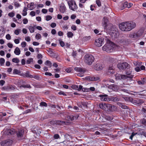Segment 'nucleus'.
<instances>
[{
  "label": "nucleus",
  "instance_id": "nucleus-1",
  "mask_svg": "<svg viewBox=\"0 0 146 146\" xmlns=\"http://www.w3.org/2000/svg\"><path fill=\"white\" fill-rule=\"evenodd\" d=\"M136 26V23L132 21L123 22L119 25V29L122 31H128L134 28Z\"/></svg>",
  "mask_w": 146,
  "mask_h": 146
},
{
  "label": "nucleus",
  "instance_id": "nucleus-2",
  "mask_svg": "<svg viewBox=\"0 0 146 146\" xmlns=\"http://www.w3.org/2000/svg\"><path fill=\"white\" fill-rule=\"evenodd\" d=\"M95 60L94 56L90 54H86L84 57L85 62L88 65L92 64Z\"/></svg>",
  "mask_w": 146,
  "mask_h": 146
},
{
  "label": "nucleus",
  "instance_id": "nucleus-3",
  "mask_svg": "<svg viewBox=\"0 0 146 146\" xmlns=\"http://www.w3.org/2000/svg\"><path fill=\"white\" fill-rule=\"evenodd\" d=\"M102 49L108 53L112 52L114 50V45L112 43L106 44L102 47Z\"/></svg>",
  "mask_w": 146,
  "mask_h": 146
},
{
  "label": "nucleus",
  "instance_id": "nucleus-4",
  "mask_svg": "<svg viewBox=\"0 0 146 146\" xmlns=\"http://www.w3.org/2000/svg\"><path fill=\"white\" fill-rule=\"evenodd\" d=\"M127 74H128L127 73ZM134 76L127 74V75L122 74H115L116 79L117 80H125L128 78L131 79L133 78Z\"/></svg>",
  "mask_w": 146,
  "mask_h": 146
},
{
  "label": "nucleus",
  "instance_id": "nucleus-5",
  "mask_svg": "<svg viewBox=\"0 0 146 146\" xmlns=\"http://www.w3.org/2000/svg\"><path fill=\"white\" fill-rule=\"evenodd\" d=\"M143 32L141 30H139L137 32L131 33L129 35V37L134 39L138 38L142 35Z\"/></svg>",
  "mask_w": 146,
  "mask_h": 146
},
{
  "label": "nucleus",
  "instance_id": "nucleus-6",
  "mask_svg": "<svg viewBox=\"0 0 146 146\" xmlns=\"http://www.w3.org/2000/svg\"><path fill=\"white\" fill-rule=\"evenodd\" d=\"M117 67L120 70H124L125 69H129L130 65L126 62H120L117 64Z\"/></svg>",
  "mask_w": 146,
  "mask_h": 146
},
{
  "label": "nucleus",
  "instance_id": "nucleus-7",
  "mask_svg": "<svg viewBox=\"0 0 146 146\" xmlns=\"http://www.w3.org/2000/svg\"><path fill=\"white\" fill-rule=\"evenodd\" d=\"M104 38H100L96 39L95 40V45L98 47H100L104 43Z\"/></svg>",
  "mask_w": 146,
  "mask_h": 146
},
{
  "label": "nucleus",
  "instance_id": "nucleus-8",
  "mask_svg": "<svg viewBox=\"0 0 146 146\" xmlns=\"http://www.w3.org/2000/svg\"><path fill=\"white\" fill-rule=\"evenodd\" d=\"M68 5L70 9L73 11H75L77 8V6L74 1H71L68 2Z\"/></svg>",
  "mask_w": 146,
  "mask_h": 146
},
{
  "label": "nucleus",
  "instance_id": "nucleus-9",
  "mask_svg": "<svg viewBox=\"0 0 146 146\" xmlns=\"http://www.w3.org/2000/svg\"><path fill=\"white\" fill-rule=\"evenodd\" d=\"M106 106V111H113L117 109L116 106L112 104H107Z\"/></svg>",
  "mask_w": 146,
  "mask_h": 146
},
{
  "label": "nucleus",
  "instance_id": "nucleus-10",
  "mask_svg": "<svg viewBox=\"0 0 146 146\" xmlns=\"http://www.w3.org/2000/svg\"><path fill=\"white\" fill-rule=\"evenodd\" d=\"M13 141L12 140L8 139L0 143L2 146H10L12 144Z\"/></svg>",
  "mask_w": 146,
  "mask_h": 146
},
{
  "label": "nucleus",
  "instance_id": "nucleus-11",
  "mask_svg": "<svg viewBox=\"0 0 146 146\" xmlns=\"http://www.w3.org/2000/svg\"><path fill=\"white\" fill-rule=\"evenodd\" d=\"M24 132V130L23 129H20L16 132V134L18 139L20 140L22 139Z\"/></svg>",
  "mask_w": 146,
  "mask_h": 146
},
{
  "label": "nucleus",
  "instance_id": "nucleus-12",
  "mask_svg": "<svg viewBox=\"0 0 146 146\" xmlns=\"http://www.w3.org/2000/svg\"><path fill=\"white\" fill-rule=\"evenodd\" d=\"M98 97L100 98V100L102 101L108 102L109 100L108 95L106 94H100L99 95Z\"/></svg>",
  "mask_w": 146,
  "mask_h": 146
},
{
  "label": "nucleus",
  "instance_id": "nucleus-13",
  "mask_svg": "<svg viewBox=\"0 0 146 146\" xmlns=\"http://www.w3.org/2000/svg\"><path fill=\"white\" fill-rule=\"evenodd\" d=\"M106 28L105 27H104V29H106V31H108L111 32L112 31H114L113 29H114V27H113V24L112 23H109L106 25Z\"/></svg>",
  "mask_w": 146,
  "mask_h": 146
},
{
  "label": "nucleus",
  "instance_id": "nucleus-14",
  "mask_svg": "<svg viewBox=\"0 0 146 146\" xmlns=\"http://www.w3.org/2000/svg\"><path fill=\"white\" fill-rule=\"evenodd\" d=\"M125 100L128 101H130L131 102H133L134 103H135V104L137 105H139L140 103L137 102V101L135 100H133L132 98L129 97H126Z\"/></svg>",
  "mask_w": 146,
  "mask_h": 146
},
{
  "label": "nucleus",
  "instance_id": "nucleus-15",
  "mask_svg": "<svg viewBox=\"0 0 146 146\" xmlns=\"http://www.w3.org/2000/svg\"><path fill=\"white\" fill-rule=\"evenodd\" d=\"M89 80L91 81H96L100 80V78L98 76H94L93 77L89 76L88 78Z\"/></svg>",
  "mask_w": 146,
  "mask_h": 146
},
{
  "label": "nucleus",
  "instance_id": "nucleus-16",
  "mask_svg": "<svg viewBox=\"0 0 146 146\" xmlns=\"http://www.w3.org/2000/svg\"><path fill=\"white\" fill-rule=\"evenodd\" d=\"M15 133V131L11 129H8L5 131V134L8 135H10L13 134Z\"/></svg>",
  "mask_w": 146,
  "mask_h": 146
},
{
  "label": "nucleus",
  "instance_id": "nucleus-17",
  "mask_svg": "<svg viewBox=\"0 0 146 146\" xmlns=\"http://www.w3.org/2000/svg\"><path fill=\"white\" fill-rule=\"evenodd\" d=\"M66 7L65 5L64 4L61 5L60 7L59 11L60 12L62 13H64L65 11Z\"/></svg>",
  "mask_w": 146,
  "mask_h": 146
},
{
  "label": "nucleus",
  "instance_id": "nucleus-18",
  "mask_svg": "<svg viewBox=\"0 0 146 146\" xmlns=\"http://www.w3.org/2000/svg\"><path fill=\"white\" fill-rule=\"evenodd\" d=\"M74 70L76 71L80 72V73H84L85 72V70L84 69L81 67H75L74 68Z\"/></svg>",
  "mask_w": 146,
  "mask_h": 146
},
{
  "label": "nucleus",
  "instance_id": "nucleus-19",
  "mask_svg": "<svg viewBox=\"0 0 146 146\" xmlns=\"http://www.w3.org/2000/svg\"><path fill=\"white\" fill-rule=\"evenodd\" d=\"M27 7L29 9L31 10H33L35 7L34 3L33 2H31L30 4H29L27 5Z\"/></svg>",
  "mask_w": 146,
  "mask_h": 146
},
{
  "label": "nucleus",
  "instance_id": "nucleus-20",
  "mask_svg": "<svg viewBox=\"0 0 146 146\" xmlns=\"http://www.w3.org/2000/svg\"><path fill=\"white\" fill-rule=\"evenodd\" d=\"M117 104L120 107H121L123 109H127L128 108V107L127 106L125 105L124 104L121 102H118L117 103Z\"/></svg>",
  "mask_w": 146,
  "mask_h": 146
},
{
  "label": "nucleus",
  "instance_id": "nucleus-21",
  "mask_svg": "<svg viewBox=\"0 0 146 146\" xmlns=\"http://www.w3.org/2000/svg\"><path fill=\"white\" fill-rule=\"evenodd\" d=\"M104 19V21L103 23V27H105L106 28V25L108 24V20L107 18L106 17H104L103 18Z\"/></svg>",
  "mask_w": 146,
  "mask_h": 146
},
{
  "label": "nucleus",
  "instance_id": "nucleus-22",
  "mask_svg": "<svg viewBox=\"0 0 146 146\" xmlns=\"http://www.w3.org/2000/svg\"><path fill=\"white\" fill-rule=\"evenodd\" d=\"M94 68L97 70H102L103 68V67L101 65L97 64L94 66Z\"/></svg>",
  "mask_w": 146,
  "mask_h": 146
},
{
  "label": "nucleus",
  "instance_id": "nucleus-23",
  "mask_svg": "<svg viewBox=\"0 0 146 146\" xmlns=\"http://www.w3.org/2000/svg\"><path fill=\"white\" fill-rule=\"evenodd\" d=\"M55 122L56 124L60 125H64L66 124L65 121L60 120L56 121Z\"/></svg>",
  "mask_w": 146,
  "mask_h": 146
},
{
  "label": "nucleus",
  "instance_id": "nucleus-24",
  "mask_svg": "<svg viewBox=\"0 0 146 146\" xmlns=\"http://www.w3.org/2000/svg\"><path fill=\"white\" fill-rule=\"evenodd\" d=\"M107 105V104H99V106L100 108L104 110H106Z\"/></svg>",
  "mask_w": 146,
  "mask_h": 146
},
{
  "label": "nucleus",
  "instance_id": "nucleus-25",
  "mask_svg": "<svg viewBox=\"0 0 146 146\" xmlns=\"http://www.w3.org/2000/svg\"><path fill=\"white\" fill-rule=\"evenodd\" d=\"M108 72L110 74H114V68L113 66V65H110L108 69Z\"/></svg>",
  "mask_w": 146,
  "mask_h": 146
},
{
  "label": "nucleus",
  "instance_id": "nucleus-26",
  "mask_svg": "<svg viewBox=\"0 0 146 146\" xmlns=\"http://www.w3.org/2000/svg\"><path fill=\"white\" fill-rule=\"evenodd\" d=\"M109 101H111L112 102H115L119 101L118 98L117 97H111L109 98Z\"/></svg>",
  "mask_w": 146,
  "mask_h": 146
},
{
  "label": "nucleus",
  "instance_id": "nucleus-27",
  "mask_svg": "<svg viewBox=\"0 0 146 146\" xmlns=\"http://www.w3.org/2000/svg\"><path fill=\"white\" fill-rule=\"evenodd\" d=\"M120 42L121 44L124 45H127L128 44V40L121 39L120 40Z\"/></svg>",
  "mask_w": 146,
  "mask_h": 146
},
{
  "label": "nucleus",
  "instance_id": "nucleus-28",
  "mask_svg": "<svg viewBox=\"0 0 146 146\" xmlns=\"http://www.w3.org/2000/svg\"><path fill=\"white\" fill-rule=\"evenodd\" d=\"M14 52L16 55H19L20 54L21 51L18 47H17L15 50Z\"/></svg>",
  "mask_w": 146,
  "mask_h": 146
},
{
  "label": "nucleus",
  "instance_id": "nucleus-29",
  "mask_svg": "<svg viewBox=\"0 0 146 146\" xmlns=\"http://www.w3.org/2000/svg\"><path fill=\"white\" fill-rule=\"evenodd\" d=\"M117 86L113 84H111L109 86V88L113 90H115L116 89H117Z\"/></svg>",
  "mask_w": 146,
  "mask_h": 146
},
{
  "label": "nucleus",
  "instance_id": "nucleus-30",
  "mask_svg": "<svg viewBox=\"0 0 146 146\" xmlns=\"http://www.w3.org/2000/svg\"><path fill=\"white\" fill-rule=\"evenodd\" d=\"M20 88L23 87L24 88H28L29 89L31 88L32 87L29 84H22L20 86Z\"/></svg>",
  "mask_w": 146,
  "mask_h": 146
},
{
  "label": "nucleus",
  "instance_id": "nucleus-31",
  "mask_svg": "<svg viewBox=\"0 0 146 146\" xmlns=\"http://www.w3.org/2000/svg\"><path fill=\"white\" fill-rule=\"evenodd\" d=\"M128 3L127 2H125L121 7V9L122 10L127 7L128 8Z\"/></svg>",
  "mask_w": 146,
  "mask_h": 146
},
{
  "label": "nucleus",
  "instance_id": "nucleus-32",
  "mask_svg": "<svg viewBox=\"0 0 146 146\" xmlns=\"http://www.w3.org/2000/svg\"><path fill=\"white\" fill-rule=\"evenodd\" d=\"M44 64L45 65L49 66L50 68L52 66V64L50 61L49 60H46Z\"/></svg>",
  "mask_w": 146,
  "mask_h": 146
},
{
  "label": "nucleus",
  "instance_id": "nucleus-33",
  "mask_svg": "<svg viewBox=\"0 0 146 146\" xmlns=\"http://www.w3.org/2000/svg\"><path fill=\"white\" fill-rule=\"evenodd\" d=\"M29 29L31 33H33L34 32L35 28L34 27L30 26L29 27Z\"/></svg>",
  "mask_w": 146,
  "mask_h": 146
},
{
  "label": "nucleus",
  "instance_id": "nucleus-34",
  "mask_svg": "<svg viewBox=\"0 0 146 146\" xmlns=\"http://www.w3.org/2000/svg\"><path fill=\"white\" fill-rule=\"evenodd\" d=\"M27 8L25 7L24 8V9L23 10V13H22V14L23 16H25L27 15Z\"/></svg>",
  "mask_w": 146,
  "mask_h": 146
},
{
  "label": "nucleus",
  "instance_id": "nucleus-35",
  "mask_svg": "<svg viewBox=\"0 0 146 146\" xmlns=\"http://www.w3.org/2000/svg\"><path fill=\"white\" fill-rule=\"evenodd\" d=\"M139 131L140 132L141 134V135H143L146 137V132L143 129H140L139 130Z\"/></svg>",
  "mask_w": 146,
  "mask_h": 146
},
{
  "label": "nucleus",
  "instance_id": "nucleus-36",
  "mask_svg": "<svg viewBox=\"0 0 146 146\" xmlns=\"http://www.w3.org/2000/svg\"><path fill=\"white\" fill-rule=\"evenodd\" d=\"M73 36V34L71 32H68L67 33V36L68 38H72Z\"/></svg>",
  "mask_w": 146,
  "mask_h": 146
},
{
  "label": "nucleus",
  "instance_id": "nucleus-37",
  "mask_svg": "<svg viewBox=\"0 0 146 146\" xmlns=\"http://www.w3.org/2000/svg\"><path fill=\"white\" fill-rule=\"evenodd\" d=\"M9 86V90H14L16 88V87L15 85H10Z\"/></svg>",
  "mask_w": 146,
  "mask_h": 146
},
{
  "label": "nucleus",
  "instance_id": "nucleus-38",
  "mask_svg": "<svg viewBox=\"0 0 146 146\" xmlns=\"http://www.w3.org/2000/svg\"><path fill=\"white\" fill-rule=\"evenodd\" d=\"M140 122L141 123L146 126V119L144 118L141 119Z\"/></svg>",
  "mask_w": 146,
  "mask_h": 146
},
{
  "label": "nucleus",
  "instance_id": "nucleus-39",
  "mask_svg": "<svg viewBox=\"0 0 146 146\" xmlns=\"http://www.w3.org/2000/svg\"><path fill=\"white\" fill-rule=\"evenodd\" d=\"M40 106H44L47 107V103L45 102H42L40 103Z\"/></svg>",
  "mask_w": 146,
  "mask_h": 146
},
{
  "label": "nucleus",
  "instance_id": "nucleus-40",
  "mask_svg": "<svg viewBox=\"0 0 146 146\" xmlns=\"http://www.w3.org/2000/svg\"><path fill=\"white\" fill-rule=\"evenodd\" d=\"M142 112L143 113V117H146V108H143L141 110Z\"/></svg>",
  "mask_w": 146,
  "mask_h": 146
},
{
  "label": "nucleus",
  "instance_id": "nucleus-41",
  "mask_svg": "<svg viewBox=\"0 0 146 146\" xmlns=\"http://www.w3.org/2000/svg\"><path fill=\"white\" fill-rule=\"evenodd\" d=\"M12 61L13 62L18 63L19 62V60L17 58H14L12 59Z\"/></svg>",
  "mask_w": 146,
  "mask_h": 146
},
{
  "label": "nucleus",
  "instance_id": "nucleus-42",
  "mask_svg": "<svg viewBox=\"0 0 146 146\" xmlns=\"http://www.w3.org/2000/svg\"><path fill=\"white\" fill-rule=\"evenodd\" d=\"M5 62V60L4 58H0V65L1 66L3 65Z\"/></svg>",
  "mask_w": 146,
  "mask_h": 146
},
{
  "label": "nucleus",
  "instance_id": "nucleus-43",
  "mask_svg": "<svg viewBox=\"0 0 146 146\" xmlns=\"http://www.w3.org/2000/svg\"><path fill=\"white\" fill-rule=\"evenodd\" d=\"M2 90H5L7 91H9V86H4L2 87Z\"/></svg>",
  "mask_w": 146,
  "mask_h": 146
},
{
  "label": "nucleus",
  "instance_id": "nucleus-44",
  "mask_svg": "<svg viewBox=\"0 0 146 146\" xmlns=\"http://www.w3.org/2000/svg\"><path fill=\"white\" fill-rule=\"evenodd\" d=\"M105 118L108 120L111 121L113 119V117L112 116H106L105 117Z\"/></svg>",
  "mask_w": 146,
  "mask_h": 146
},
{
  "label": "nucleus",
  "instance_id": "nucleus-45",
  "mask_svg": "<svg viewBox=\"0 0 146 146\" xmlns=\"http://www.w3.org/2000/svg\"><path fill=\"white\" fill-rule=\"evenodd\" d=\"M145 81H144L143 80H138L137 81V83L139 85H143L145 84Z\"/></svg>",
  "mask_w": 146,
  "mask_h": 146
},
{
  "label": "nucleus",
  "instance_id": "nucleus-46",
  "mask_svg": "<svg viewBox=\"0 0 146 146\" xmlns=\"http://www.w3.org/2000/svg\"><path fill=\"white\" fill-rule=\"evenodd\" d=\"M69 119L71 120L72 121L74 119V118L76 119L77 118L76 116H75L72 115H71L69 116Z\"/></svg>",
  "mask_w": 146,
  "mask_h": 146
},
{
  "label": "nucleus",
  "instance_id": "nucleus-47",
  "mask_svg": "<svg viewBox=\"0 0 146 146\" xmlns=\"http://www.w3.org/2000/svg\"><path fill=\"white\" fill-rule=\"evenodd\" d=\"M91 37L90 36H86L83 38V40L84 41H87L90 39Z\"/></svg>",
  "mask_w": 146,
  "mask_h": 146
},
{
  "label": "nucleus",
  "instance_id": "nucleus-48",
  "mask_svg": "<svg viewBox=\"0 0 146 146\" xmlns=\"http://www.w3.org/2000/svg\"><path fill=\"white\" fill-rule=\"evenodd\" d=\"M20 31L21 30L20 29H17L15 30L14 31V33L17 35H18L19 34Z\"/></svg>",
  "mask_w": 146,
  "mask_h": 146
},
{
  "label": "nucleus",
  "instance_id": "nucleus-49",
  "mask_svg": "<svg viewBox=\"0 0 146 146\" xmlns=\"http://www.w3.org/2000/svg\"><path fill=\"white\" fill-rule=\"evenodd\" d=\"M33 59L32 58H30L28 59L26 61V63L27 64H30L31 63L33 62Z\"/></svg>",
  "mask_w": 146,
  "mask_h": 146
},
{
  "label": "nucleus",
  "instance_id": "nucleus-50",
  "mask_svg": "<svg viewBox=\"0 0 146 146\" xmlns=\"http://www.w3.org/2000/svg\"><path fill=\"white\" fill-rule=\"evenodd\" d=\"M41 37V35L40 34H37L36 35L35 38L36 39L39 40L40 39Z\"/></svg>",
  "mask_w": 146,
  "mask_h": 146
},
{
  "label": "nucleus",
  "instance_id": "nucleus-51",
  "mask_svg": "<svg viewBox=\"0 0 146 146\" xmlns=\"http://www.w3.org/2000/svg\"><path fill=\"white\" fill-rule=\"evenodd\" d=\"M33 78L38 80H39L40 79V77L38 75L34 76Z\"/></svg>",
  "mask_w": 146,
  "mask_h": 146
},
{
  "label": "nucleus",
  "instance_id": "nucleus-52",
  "mask_svg": "<svg viewBox=\"0 0 146 146\" xmlns=\"http://www.w3.org/2000/svg\"><path fill=\"white\" fill-rule=\"evenodd\" d=\"M96 3L98 7H100L101 5V3L100 0H96Z\"/></svg>",
  "mask_w": 146,
  "mask_h": 146
},
{
  "label": "nucleus",
  "instance_id": "nucleus-53",
  "mask_svg": "<svg viewBox=\"0 0 146 146\" xmlns=\"http://www.w3.org/2000/svg\"><path fill=\"white\" fill-rule=\"evenodd\" d=\"M77 54V53L76 51H74V50H73V52H72V55L73 56L74 58H75L76 57V56Z\"/></svg>",
  "mask_w": 146,
  "mask_h": 146
},
{
  "label": "nucleus",
  "instance_id": "nucleus-54",
  "mask_svg": "<svg viewBox=\"0 0 146 146\" xmlns=\"http://www.w3.org/2000/svg\"><path fill=\"white\" fill-rule=\"evenodd\" d=\"M53 137L55 139H58L60 138V136L58 134H55L53 136Z\"/></svg>",
  "mask_w": 146,
  "mask_h": 146
},
{
  "label": "nucleus",
  "instance_id": "nucleus-55",
  "mask_svg": "<svg viewBox=\"0 0 146 146\" xmlns=\"http://www.w3.org/2000/svg\"><path fill=\"white\" fill-rule=\"evenodd\" d=\"M71 88L73 89H75V90H77L78 88V86L75 85H72L71 86Z\"/></svg>",
  "mask_w": 146,
  "mask_h": 146
},
{
  "label": "nucleus",
  "instance_id": "nucleus-56",
  "mask_svg": "<svg viewBox=\"0 0 146 146\" xmlns=\"http://www.w3.org/2000/svg\"><path fill=\"white\" fill-rule=\"evenodd\" d=\"M52 17V16L50 15H47L46 16V20L47 21H49L50 20Z\"/></svg>",
  "mask_w": 146,
  "mask_h": 146
},
{
  "label": "nucleus",
  "instance_id": "nucleus-57",
  "mask_svg": "<svg viewBox=\"0 0 146 146\" xmlns=\"http://www.w3.org/2000/svg\"><path fill=\"white\" fill-rule=\"evenodd\" d=\"M8 15L9 17H13L14 16L15 13L13 12H10L9 13Z\"/></svg>",
  "mask_w": 146,
  "mask_h": 146
},
{
  "label": "nucleus",
  "instance_id": "nucleus-58",
  "mask_svg": "<svg viewBox=\"0 0 146 146\" xmlns=\"http://www.w3.org/2000/svg\"><path fill=\"white\" fill-rule=\"evenodd\" d=\"M20 73V71L17 69H15L14 70L13 73L14 74H18Z\"/></svg>",
  "mask_w": 146,
  "mask_h": 146
},
{
  "label": "nucleus",
  "instance_id": "nucleus-59",
  "mask_svg": "<svg viewBox=\"0 0 146 146\" xmlns=\"http://www.w3.org/2000/svg\"><path fill=\"white\" fill-rule=\"evenodd\" d=\"M30 14L31 16L33 17L35 15L36 13L35 11H32L30 12Z\"/></svg>",
  "mask_w": 146,
  "mask_h": 146
},
{
  "label": "nucleus",
  "instance_id": "nucleus-60",
  "mask_svg": "<svg viewBox=\"0 0 146 146\" xmlns=\"http://www.w3.org/2000/svg\"><path fill=\"white\" fill-rule=\"evenodd\" d=\"M71 28L72 30L74 31H76L77 29L76 27V25H72L71 27Z\"/></svg>",
  "mask_w": 146,
  "mask_h": 146
},
{
  "label": "nucleus",
  "instance_id": "nucleus-61",
  "mask_svg": "<svg viewBox=\"0 0 146 146\" xmlns=\"http://www.w3.org/2000/svg\"><path fill=\"white\" fill-rule=\"evenodd\" d=\"M23 23L24 24H26L28 23V20L26 18H25L23 20Z\"/></svg>",
  "mask_w": 146,
  "mask_h": 146
},
{
  "label": "nucleus",
  "instance_id": "nucleus-62",
  "mask_svg": "<svg viewBox=\"0 0 146 146\" xmlns=\"http://www.w3.org/2000/svg\"><path fill=\"white\" fill-rule=\"evenodd\" d=\"M136 134V133H135L133 132L132 133L131 135L129 137V139H131V140H132L133 138V136Z\"/></svg>",
  "mask_w": 146,
  "mask_h": 146
},
{
  "label": "nucleus",
  "instance_id": "nucleus-63",
  "mask_svg": "<svg viewBox=\"0 0 146 146\" xmlns=\"http://www.w3.org/2000/svg\"><path fill=\"white\" fill-rule=\"evenodd\" d=\"M31 112V109H27L24 112V113L27 114Z\"/></svg>",
  "mask_w": 146,
  "mask_h": 146
},
{
  "label": "nucleus",
  "instance_id": "nucleus-64",
  "mask_svg": "<svg viewBox=\"0 0 146 146\" xmlns=\"http://www.w3.org/2000/svg\"><path fill=\"white\" fill-rule=\"evenodd\" d=\"M6 38L7 40H9L11 39V36L9 34H7L6 36Z\"/></svg>",
  "mask_w": 146,
  "mask_h": 146
}]
</instances>
